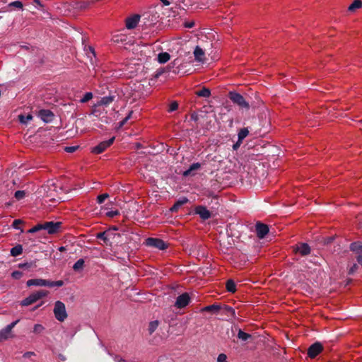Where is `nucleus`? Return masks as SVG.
I'll list each match as a JSON object with an SVG mask.
<instances>
[{
  "mask_svg": "<svg viewBox=\"0 0 362 362\" xmlns=\"http://www.w3.org/2000/svg\"><path fill=\"white\" fill-rule=\"evenodd\" d=\"M62 222L48 221L44 223H39L28 230V233H34L41 230H46L49 234H55L60 231L62 228Z\"/></svg>",
  "mask_w": 362,
  "mask_h": 362,
  "instance_id": "1",
  "label": "nucleus"
},
{
  "mask_svg": "<svg viewBox=\"0 0 362 362\" xmlns=\"http://www.w3.org/2000/svg\"><path fill=\"white\" fill-rule=\"evenodd\" d=\"M64 281L62 280L59 281H50L47 279H31L27 281L26 285L27 286H47V287H61L64 285Z\"/></svg>",
  "mask_w": 362,
  "mask_h": 362,
  "instance_id": "2",
  "label": "nucleus"
},
{
  "mask_svg": "<svg viewBox=\"0 0 362 362\" xmlns=\"http://www.w3.org/2000/svg\"><path fill=\"white\" fill-rule=\"evenodd\" d=\"M49 293V291L46 290H40L37 291H35L30 295H29L27 298L23 299L21 305L22 306H28L30 305L35 302H37L38 300L42 299V298L46 297Z\"/></svg>",
  "mask_w": 362,
  "mask_h": 362,
  "instance_id": "3",
  "label": "nucleus"
},
{
  "mask_svg": "<svg viewBox=\"0 0 362 362\" xmlns=\"http://www.w3.org/2000/svg\"><path fill=\"white\" fill-rule=\"evenodd\" d=\"M230 100L235 105H238L240 108L248 110L250 105L248 102L245 100L244 97L235 91H230L228 93Z\"/></svg>",
  "mask_w": 362,
  "mask_h": 362,
  "instance_id": "4",
  "label": "nucleus"
},
{
  "mask_svg": "<svg viewBox=\"0 0 362 362\" xmlns=\"http://www.w3.org/2000/svg\"><path fill=\"white\" fill-rule=\"evenodd\" d=\"M53 312L54 317L59 322H64L67 318L65 304L60 300L55 302Z\"/></svg>",
  "mask_w": 362,
  "mask_h": 362,
  "instance_id": "5",
  "label": "nucleus"
},
{
  "mask_svg": "<svg viewBox=\"0 0 362 362\" xmlns=\"http://www.w3.org/2000/svg\"><path fill=\"white\" fill-rule=\"evenodd\" d=\"M141 18H142V22L146 28H149L153 26L158 21L159 15L157 12L154 11H149L145 12Z\"/></svg>",
  "mask_w": 362,
  "mask_h": 362,
  "instance_id": "6",
  "label": "nucleus"
},
{
  "mask_svg": "<svg viewBox=\"0 0 362 362\" xmlns=\"http://www.w3.org/2000/svg\"><path fill=\"white\" fill-rule=\"evenodd\" d=\"M145 244L146 246L163 250L168 247V245L161 239L156 238H148Z\"/></svg>",
  "mask_w": 362,
  "mask_h": 362,
  "instance_id": "7",
  "label": "nucleus"
},
{
  "mask_svg": "<svg viewBox=\"0 0 362 362\" xmlns=\"http://www.w3.org/2000/svg\"><path fill=\"white\" fill-rule=\"evenodd\" d=\"M349 249L355 254L358 264L362 267V242L356 241L351 243Z\"/></svg>",
  "mask_w": 362,
  "mask_h": 362,
  "instance_id": "8",
  "label": "nucleus"
},
{
  "mask_svg": "<svg viewBox=\"0 0 362 362\" xmlns=\"http://www.w3.org/2000/svg\"><path fill=\"white\" fill-rule=\"evenodd\" d=\"M293 252L296 254L299 253L301 256L305 257L310 254L311 248L308 243H298L292 246Z\"/></svg>",
  "mask_w": 362,
  "mask_h": 362,
  "instance_id": "9",
  "label": "nucleus"
},
{
  "mask_svg": "<svg viewBox=\"0 0 362 362\" xmlns=\"http://www.w3.org/2000/svg\"><path fill=\"white\" fill-rule=\"evenodd\" d=\"M115 139V137L112 136L107 141H101L98 145L91 149V152L95 154L102 153L114 143Z\"/></svg>",
  "mask_w": 362,
  "mask_h": 362,
  "instance_id": "10",
  "label": "nucleus"
},
{
  "mask_svg": "<svg viewBox=\"0 0 362 362\" xmlns=\"http://www.w3.org/2000/svg\"><path fill=\"white\" fill-rule=\"evenodd\" d=\"M323 350L322 344L320 342L313 344L308 349V355L310 358H315Z\"/></svg>",
  "mask_w": 362,
  "mask_h": 362,
  "instance_id": "11",
  "label": "nucleus"
},
{
  "mask_svg": "<svg viewBox=\"0 0 362 362\" xmlns=\"http://www.w3.org/2000/svg\"><path fill=\"white\" fill-rule=\"evenodd\" d=\"M190 302V297L187 293L180 295L175 301V306L177 308H185Z\"/></svg>",
  "mask_w": 362,
  "mask_h": 362,
  "instance_id": "12",
  "label": "nucleus"
},
{
  "mask_svg": "<svg viewBox=\"0 0 362 362\" xmlns=\"http://www.w3.org/2000/svg\"><path fill=\"white\" fill-rule=\"evenodd\" d=\"M255 230L257 236L260 239L264 238L269 230L268 226L261 222H257L256 223Z\"/></svg>",
  "mask_w": 362,
  "mask_h": 362,
  "instance_id": "13",
  "label": "nucleus"
},
{
  "mask_svg": "<svg viewBox=\"0 0 362 362\" xmlns=\"http://www.w3.org/2000/svg\"><path fill=\"white\" fill-rule=\"evenodd\" d=\"M194 211L195 214H198L203 220H207L211 216V212L206 209V207L202 205L196 206Z\"/></svg>",
  "mask_w": 362,
  "mask_h": 362,
  "instance_id": "14",
  "label": "nucleus"
},
{
  "mask_svg": "<svg viewBox=\"0 0 362 362\" xmlns=\"http://www.w3.org/2000/svg\"><path fill=\"white\" fill-rule=\"evenodd\" d=\"M141 18V16L139 15H134L132 17L127 18L126 19V27L127 29H134L138 25L139 20Z\"/></svg>",
  "mask_w": 362,
  "mask_h": 362,
  "instance_id": "15",
  "label": "nucleus"
},
{
  "mask_svg": "<svg viewBox=\"0 0 362 362\" xmlns=\"http://www.w3.org/2000/svg\"><path fill=\"white\" fill-rule=\"evenodd\" d=\"M39 117L45 122H49L53 119L54 114L49 110H40Z\"/></svg>",
  "mask_w": 362,
  "mask_h": 362,
  "instance_id": "16",
  "label": "nucleus"
},
{
  "mask_svg": "<svg viewBox=\"0 0 362 362\" xmlns=\"http://www.w3.org/2000/svg\"><path fill=\"white\" fill-rule=\"evenodd\" d=\"M194 55L195 60L199 62H204V56L205 53L204 50L199 46H197L194 50Z\"/></svg>",
  "mask_w": 362,
  "mask_h": 362,
  "instance_id": "17",
  "label": "nucleus"
},
{
  "mask_svg": "<svg viewBox=\"0 0 362 362\" xmlns=\"http://www.w3.org/2000/svg\"><path fill=\"white\" fill-rule=\"evenodd\" d=\"M200 168H201L200 163H194L189 166V169H187V170L183 172L182 175L184 177H189V176L194 175V173L193 172L194 170H199Z\"/></svg>",
  "mask_w": 362,
  "mask_h": 362,
  "instance_id": "18",
  "label": "nucleus"
},
{
  "mask_svg": "<svg viewBox=\"0 0 362 362\" xmlns=\"http://www.w3.org/2000/svg\"><path fill=\"white\" fill-rule=\"evenodd\" d=\"M221 310V305L213 304V305H210L204 307L202 309V311L210 312L213 314H218Z\"/></svg>",
  "mask_w": 362,
  "mask_h": 362,
  "instance_id": "19",
  "label": "nucleus"
},
{
  "mask_svg": "<svg viewBox=\"0 0 362 362\" xmlns=\"http://www.w3.org/2000/svg\"><path fill=\"white\" fill-rule=\"evenodd\" d=\"M107 235H108V233H104V231H103V232L98 233L95 235V237L97 239L103 240L104 245H105L107 246H111L112 243H111V241H109Z\"/></svg>",
  "mask_w": 362,
  "mask_h": 362,
  "instance_id": "20",
  "label": "nucleus"
},
{
  "mask_svg": "<svg viewBox=\"0 0 362 362\" xmlns=\"http://www.w3.org/2000/svg\"><path fill=\"white\" fill-rule=\"evenodd\" d=\"M11 329L6 326L5 328L0 331V341L9 338Z\"/></svg>",
  "mask_w": 362,
  "mask_h": 362,
  "instance_id": "21",
  "label": "nucleus"
},
{
  "mask_svg": "<svg viewBox=\"0 0 362 362\" xmlns=\"http://www.w3.org/2000/svg\"><path fill=\"white\" fill-rule=\"evenodd\" d=\"M11 255L17 257L23 253V246L20 244L12 247L10 251Z\"/></svg>",
  "mask_w": 362,
  "mask_h": 362,
  "instance_id": "22",
  "label": "nucleus"
},
{
  "mask_svg": "<svg viewBox=\"0 0 362 362\" xmlns=\"http://www.w3.org/2000/svg\"><path fill=\"white\" fill-rule=\"evenodd\" d=\"M227 291L234 293L236 291V285L233 279H228L226 283Z\"/></svg>",
  "mask_w": 362,
  "mask_h": 362,
  "instance_id": "23",
  "label": "nucleus"
},
{
  "mask_svg": "<svg viewBox=\"0 0 362 362\" xmlns=\"http://www.w3.org/2000/svg\"><path fill=\"white\" fill-rule=\"evenodd\" d=\"M170 59V55L168 52H160L158 55V61L160 64L167 62Z\"/></svg>",
  "mask_w": 362,
  "mask_h": 362,
  "instance_id": "24",
  "label": "nucleus"
},
{
  "mask_svg": "<svg viewBox=\"0 0 362 362\" xmlns=\"http://www.w3.org/2000/svg\"><path fill=\"white\" fill-rule=\"evenodd\" d=\"M196 95L199 97H203V98H209L211 95V90L204 87L201 90L196 92Z\"/></svg>",
  "mask_w": 362,
  "mask_h": 362,
  "instance_id": "25",
  "label": "nucleus"
},
{
  "mask_svg": "<svg viewBox=\"0 0 362 362\" xmlns=\"http://www.w3.org/2000/svg\"><path fill=\"white\" fill-rule=\"evenodd\" d=\"M221 310H222V313L223 314H226L227 315H230L232 317L235 316V310L230 306H228L227 305H223V306H221Z\"/></svg>",
  "mask_w": 362,
  "mask_h": 362,
  "instance_id": "26",
  "label": "nucleus"
},
{
  "mask_svg": "<svg viewBox=\"0 0 362 362\" xmlns=\"http://www.w3.org/2000/svg\"><path fill=\"white\" fill-rule=\"evenodd\" d=\"M115 98V95H108L103 97L99 103L100 105H108L114 101Z\"/></svg>",
  "mask_w": 362,
  "mask_h": 362,
  "instance_id": "27",
  "label": "nucleus"
},
{
  "mask_svg": "<svg viewBox=\"0 0 362 362\" xmlns=\"http://www.w3.org/2000/svg\"><path fill=\"white\" fill-rule=\"evenodd\" d=\"M362 7V1L361 0H354V2L349 6L348 10L351 12L354 11L356 9Z\"/></svg>",
  "mask_w": 362,
  "mask_h": 362,
  "instance_id": "28",
  "label": "nucleus"
},
{
  "mask_svg": "<svg viewBox=\"0 0 362 362\" xmlns=\"http://www.w3.org/2000/svg\"><path fill=\"white\" fill-rule=\"evenodd\" d=\"M238 338L243 341H246L252 338V335L243 332L242 329H239L238 332Z\"/></svg>",
  "mask_w": 362,
  "mask_h": 362,
  "instance_id": "29",
  "label": "nucleus"
},
{
  "mask_svg": "<svg viewBox=\"0 0 362 362\" xmlns=\"http://www.w3.org/2000/svg\"><path fill=\"white\" fill-rule=\"evenodd\" d=\"M83 267H84L83 259H79L74 263V264L73 266V269L74 271L77 272V271L82 269L83 268Z\"/></svg>",
  "mask_w": 362,
  "mask_h": 362,
  "instance_id": "30",
  "label": "nucleus"
},
{
  "mask_svg": "<svg viewBox=\"0 0 362 362\" xmlns=\"http://www.w3.org/2000/svg\"><path fill=\"white\" fill-rule=\"evenodd\" d=\"M159 325V322L158 320L152 321L149 323L148 325V332L151 334L153 332L156 331Z\"/></svg>",
  "mask_w": 362,
  "mask_h": 362,
  "instance_id": "31",
  "label": "nucleus"
},
{
  "mask_svg": "<svg viewBox=\"0 0 362 362\" xmlns=\"http://www.w3.org/2000/svg\"><path fill=\"white\" fill-rule=\"evenodd\" d=\"M249 134V130L247 128L241 129L238 134L239 140H243Z\"/></svg>",
  "mask_w": 362,
  "mask_h": 362,
  "instance_id": "32",
  "label": "nucleus"
},
{
  "mask_svg": "<svg viewBox=\"0 0 362 362\" xmlns=\"http://www.w3.org/2000/svg\"><path fill=\"white\" fill-rule=\"evenodd\" d=\"M18 118L21 123L27 124L29 121L33 119V116L31 115H28L26 116L20 115Z\"/></svg>",
  "mask_w": 362,
  "mask_h": 362,
  "instance_id": "33",
  "label": "nucleus"
},
{
  "mask_svg": "<svg viewBox=\"0 0 362 362\" xmlns=\"http://www.w3.org/2000/svg\"><path fill=\"white\" fill-rule=\"evenodd\" d=\"M93 98V93L91 92H87L85 95L80 99V102L81 103H85L88 102L90 100Z\"/></svg>",
  "mask_w": 362,
  "mask_h": 362,
  "instance_id": "34",
  "label": "nucleus"
},
{
  "mask_svg": "<svg viewBox=\"0 0 362 362\" xmlns=\"http://www.w3.org/2000/svg\"><path fill=\"white\" fill-rule=\"evenodd\" d=\"M23 223V221L21 220V219H15L13 221V223H12V226L15 228V229H19L21 230V232L23 233V230L20 228V225L22 224Z\"/></svg>",
  "mask_w": 362,
  "mask_h": 362,
  "instance_id": "35",
  "label": "nucleus"
},
{
  "mask_svg": "<svg viewBox=\"0 0 362 362\" xmlns=\"http://www.w3.org/2000/svg\"><path fill=\"white\" fill-rule=\"evenodd\" d=\"M165 72H167V70L165 68H160L156 70L153 77V78L157 79Z\"/></svg>",
  "mask_w": 362,
  "mask_h": 362,
  "instance_id": "36",
  "label": "nucleus"
},
{
  "mask_svg": "<svg viewBox=\"0 0 362 362\" xmlns=\"http://www.w3.org/2000/svg\"><path fill=\"white\" fill-rule=\"evenodd\" d=\"M133 111H130L128 115L119 123V127H123L129 119L132 117Z\"/></svg>",
  "mask_w": 362,
  "mask_h": 362,
  "instance_id": "37",
  "label": "nucleus"
},
{
  "mask_svg": "<svg viewBox=\"0 0 362 362\" xmlns=\"http://www.w3.org/2000/svg\"><path fill=\"white\" fill-rule=\"evenodd\" d=\"M25 194L23 190H18L15 192L14 197L17 200H21L25 197Z\"/></svg>",
  "mask_w": 362,
  "mask_h": 362,
  "instance_id": "38",
  "label": "nucleus"
},
{
  "mask_svg": "<svg viewBox=\"0 0 362 362\" xmlns=\"http://www.w3.org/2000/svg\"><path fill=\"white\" fill-rule=\"evenodd\" d=\"M109 197V194L107 193L100 194L97 197V202L100 204L105 202V200Z\"/></svg>",
  "mask_w": 362,
  "mask_h": 362,
  "instance_id": "39",
  "label": "nucleus"
},
{
  "mask_svg": "<svg viewBox=\"0 0 362 362\" xmlns=\"http://www.w3.org/2000/svg\"><path fill=\"white\" fill-rule=\"evenodd\" d=\"M188 199L186 197H182V199L177 200L175 204L178 206L181 207L185 204H187L188 202Z\"/></svg>",
  "mask_w": 362,
  "mask_h": 362,
  "instance_id": "40",
  "label": "nucleus"
},
{
  "mask_svg": "<svg viewBox=\"0 0 362 362\" xmlns=\"http://www.w3.org/2000/svg\"><path fill=\"white\" fill-rule=\"evenodd\" d=\"M44 329L45 328L42 325L36 324L33 327V332L39 334L42 332L44 330Z\"/></svg>",
  "mask_w": 362,
  "mask_h": 362,
  "instance_id": "41",
  "label": "nucleus"
},
{
  "mask_svg": "<svg viewBox=\"0 0 362 362\" xmlns=\"http://www.w3.org/2000/svg\"><path fill=\"white\" fill-rule=\"evenodd\" d=\"M23 272L21 271H14L11 274V276L15 279H20L23 276Z\"/></svg>",
  "mask_w": 362,
  "mask_h": 362,
  "instance_id": "42",
  "label": "nucleus"
},
{
  "mask_svg": "<svg viewBox=\"0 0 362 362\" xmlns=\"http://www.w3.org/2000/svg\"><path fill=\"white\" fill-rule=\"evenodd\" d=\"M79 148L78 146H66L64 151L67 153H74Z\"/></svg>",
  "mask_w": 362,
  "mask_h": 362,
  "instance_id": "43",
  "label": "nucleus"
},
{
  "mask_svg": "<svg viewBox=\"0 0 362 362\" xmlns=\"http://www.w3.org/2000/svg\"><path fill=\"white\" fill-rule=\"evenodd\" d=\"M86 54L90 59V61H92V56L94 58L96 57L95 50L92 47H88V52H87Z\"/></svg>",
  "mask_w": 362,
  "mask_h": 362,
  "instance_id": "44",
  "label": "nucleus"
},
{
  "mask_svg": "<svg viewBox=\"0 0 362 362\" xmlns=\"http://www.w3.org/2000/svg\"><path fill=\"white\" fill-rule=\"evenodd\" d=\"M177 108H178V103H177V102L173 101V103H170V105L169 106L168 111L169 112H173V111L176 110Z\"/></svg>",
  "mask_w": 362,
  "mask_h": 362,
  "instance_id": "45",
  "label": "nucleus"
},
{
  "mask_svg": "<svg viewBox=\"0 0 362 362\" xmlns=\"http://www.w3.org/2000/svg\"><path fill=\"white\" fill-rule=\"evenodd\" d=\"M9 6L12 7H16V8H23V4L21 1H13V2H11L9 4Z\"/></svg>",
  "mask_w": 362,
  "mask_h": 362,
  "instance_id": "46",
  "label": "nucleus"
},
{
  "mask_svg": "<svg viewBox=\"0 0 362 362\" xmlns=\"http://www.w3.org/2000/svg\"><path fill=\"white\" fill-rule=\"evenodd\" d=\"M118 215H119V211L118 210L110 211L106 213V216L110 218H113Z\"/></svg>",
  "mask_w": 362,
  "mask_h": 362,
  "instance_id": "47",
  "label": "nucleus"
},
{
  "mask_svg": "<svg viewBox=\"0 0 362 362\" xmlns=\"http://www.w3.org/2000/svg\"><path fill=\"white\" fill-rule=\"evenodd\" d=\"M358 269V265L357 264H354L349 269L348 274L349 275L354 274L357 269Z\"/></svg>",
  "mask_w": 362,
  "mask_h": 362,
  "instance_id": "48",
  "label": "nucleus"
},
{
  "mask_svg": "<svg viewBox=\"0 0 362 362\" xmlns=\"http://www.w3.org/2000/svg\"><path fill=\"white\" fill-rule=\"evenodd\" d=\"M227 356L225 354H220L217 358V362H227Z\"/></svg>",
  "mask_w": 362,
  "mask_h": 362,
  "instance_id": "49",
  "label": "nucleus"
},
{
  "mask_svg": "<svg viewBox=\"0 0 362 362\" xmlns=\"http://www.w3.org/2000/svg\"><path fill=\"white\" fill-rule=\"evenodd\" d=\"M33 267V263L19 264L18 267L21 269H28Z\"/></svg>",
  "mask_w": 362,
  "mask_h": 362,
  "instance_id": "50",
  "label": "nucleus"
},
{
  "mask_svg": "<svg viewBox=\"0 0 362 362\" xmlns=\"http://www.w3.org/2000/svg\"><path fill=\"white\" fill-rule=\"evenodd\" d=\"M334 239V238L333 236L327 237L324 239V244L329 245L333 242Z\"/></svg>",
  "mask_w": 362,
  "mask_h": 362,
  "instance_id": "51",
  "label": "nucleus"
},
{
  "mask_svg": "<svg viewBox=\"0 0 362 362\" xmlns=\"http://www.w3.org/2000/svg\"><path fill=\"white\" fill-rule=\"evenodd\" d=\"M242 141H243L242 140H239V139H238V141L235 144H234L233 146V150H238V148L240 146Z\"/></svg>",
  "mask_w": 362,
  "mask_h": 362,
  "instance_id": "52",
  "label": "nucleus"
},
{
  "mask_svg": "<svg viewBox=\"0 0 362 362\" xmlns=\"http://www.w3.org/2000/svg\"><path fill=\"white\" fill-rule=\"evenodd\" d=\"M104 233H108V235H107V238L109 239V241H110V239L111 238H113L114 236L115 235V234L111 231V230H105L104 231Z\"/></svg>",
  "mask_w": 362,
  "mask_h": 362,
  "instance_id": "53",
  "label": "nucleus"
},
{
  "mask_svg": "<svg viewBox=\"0 0 362 362\" xmlns=\"http://www.w3.org/2000/svg\"><path fill=\"white\" fill-rule=\"evenodd\" d=\"M35 353L33 352V351H28V352H25L23 355V358H30L32 356H35Z\"/></svg>",
  "mask_w": 362,
  "mask_h": 362,
  "instance_id": "54",
  "label": "nucleus"
},
{
  "mask_svg": "<svg viewBox=\"0 0 362 362\" xmlns=\"http://www.w3.org/2000/svg\"><path fill=\"white\" fill-rule=\"evenodd\" d=\"M194 21L186 22L185 23V27L188 28H192L194 27Z\"/></svg>",
  "mask_w": 362,
  "mask_h": 362,
  "instance_id": "55",
  "label": "nucleus"
},
{
  "mask_svg": "<svg viewBox=\"0 0 362 362\" xmlns=\"http://www.w3.org/2000/svg\"><path fill=\"white\" fill-rule=\"evenodd\" d=\"M114 359L116 362H127L126 360L123 359L119 356H116Z\"/></svg>",
  "mask_w": 362,
  "mask_h": 362,
  "instance_id": "56",
  "label": "nucleus"
},
{
  "mask_svg": "<svg viewBox=\"0 0 362 362\" xmlns=\"http://www.w3.org/2000/svg\"><path fill=\"white\" fill-rule=\"evenodd\" d=\"M19 322L18 320L11 322V324L8 325L7 326L10 327V329L12 330V329L17 325V323Z\"/></svg>",
  "mask_w": 362,
  "mask_h": 362,
  "instance_id": "57",
  "label": "nucleus"
},
{
  "mask_svg": "<svg viewBox=\"0 0 362 362\" xmlns=\"http://www.w3.org/2000/svg\"><path fill=\"white\" fill-rule=\"evenodd\" d=\"M179 209L180 207H178L175 204H174L173 206L170 208V211L172 212H175L177 211Z\"/></svg>",
  "mask_w": 362,
  "mask_h": 362,
  "instance_id": "58",
  "label": "nucleus"
},
{
  "mask_svg": "<svg viewBox=\"0 0 362 362\" xmlns=\"http://www.w3.org/2000/svg\"><path fill=\"white\" fill-rule=\"evenodd\" d=\"M191 119L194 120V121H197L198 120V115L196 114V113H192L191 115Z\"/></svg>",
  "mask_w": 362,
  "mask_h": 362,
  "instance_id": "59",
  "label": "nucleus"
},
{
  "mask_svg": "<svg viewBox=\"0 0 362 362\" xmlns=\"http://www.w3.org/2000/svg\"><path fill=\"white\" fill-rule=\"evenodd\" d=\"M164 5L165 6H168L170 4V2L168 1V0H160Z\"/></svg>",
  "mask_w": 362,
  "mask_h": 362,
  "instance_id": "60",
  "label": "nucleus"
},
{
  "mask_svg": "<svg viewBox=\"0 0 362 362\" xmlns=\"http://www.w3.org/2000/svg\"><path fill=\"white\" fill-rule=\"evenodd\" d=\"M59 250L60 252H64V251H66V247H64V246H61V247H59Z\"/></svg>",
  "mask_w": 362,
  "mask_h": 362,
  "instance_id": "61",
  "label": "nucleus"
},
{
  "mask_svg": "<svg viewBox=\"0 0 362 362\" xmlns=\"http://www.w3.org/2000/svg\"><path fill=\"white\" fill-rule=\"evenodd\" d=\"M34 3L40 6V7H42V5L41 4L40 1L39 0H35Z\"/></svg>",
  "mask_w": 362,
  "mask_h": 362,
  "instance_id": "62",
  "label": "nucleus"
},
{
  "mask_svg": "<svg viewBox=\"0 0 362 362\" xmlns=\"http://www.w3.org/2000/svg\"><path fill=\"white\" fill-rule=\"evenodd\" d=\"M42 305V303H41L40 304H39L37 306H35L33 310H36L37 308H40Z\"/></svg>",
  "mask_w": 362,
  "mask_h": 362,
  "instance_id": "63",
  "label": "nucleus"
},
{
  "mask_svg": "<svg viewBox=\"0 0 362 362\" xmlns=\"http://www.w3.org/2000/svg\"><path fill=\"white\" fill-rule=\"evenodd\" d=\"M362 216H361L360 217H358V220L361 221V225L362 226Z\"/></svg>",
  "mask_w": 362,
  "mask_h": 362,
  "instance_id": "64",
  "label": "nucleus"
}]
</instances>
